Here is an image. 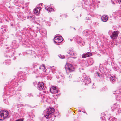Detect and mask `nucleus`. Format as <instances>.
Segmentation results:
<instances>
[{"label":"nucleus","mask_w":121,"mask_h":121,"mask_svg":"<svg viewBox=\"0 0 121 121\" xmlns=\"http://www.w3.org/2000/svg\"><path fill=\"white\" fill-rule=\"evenodd\" d=\"M17 79H15V78L13 80L12 79L8 82L9 85L7 89L8 90L7 91L10 92V94H13V95H15L16 93V91H20L21 88V86L18 85Z\"/></svg>","instance_id":"nucleus-1"},{"label":"nucleus","mask_w":121,"mask_h":121,"mask_svg":"<svg viewBox=\"0 0 121 121\" xmlns=\"http://www.w3.org/2000/svg\"><path fill=\"white\" fill-rule=\"evenodd\" d=\"M55 109L52 107H48L46 110L44 112V116L41 119L42 121H45V119H49L51 118V120H52V118H55L57 116V113H55L54 112Z\"/></svg>","instance_id":"nucleus-2"},{"label":"nucleus","mask_w":121,"mask_h":121,"mask_svg":"<svg viewBox=\"0 0 121 121\" xmlns=\"http://www.w3.org/2000/svg\"><path fill=\"white\" fill-rule=\"evenodd\" d=\"M18 48L16 46H8L6 47L5 50L7 54L5 56L6 57H11L13 56L15 53L16 50Z\"/></svg>","instance_id":"nucleus-3"},{"label":"nucleus","mask_w":121,"mask_h":121,"mask_svg":"<svg viewBox=\"0 0 121 121\" xmlns=\"http://www.w3.org/2000/svg\"><path fill=\"white\" fill-rule=\"evenodd\" d=\"M33 67L34 69L32 73H35L39 75L40 74L41 72L42 71L44 72H45L46 71L45 65L43 64L40 66L35 64L33 65Z\"/></svg>","instance_id":"nucleus-4"},{"label":"nucleus","mask_w":121,"mask_h":121,"mask_svg":"<svg viewBox=\"0 0 121 121\" xmlns=\"http://www.w3.org/2000/svg\"><path fill=\"white\" fill-rule=\"evenodd\" d=\"M43 47L41 46H27V48H35L36 51L37 52V54L38 57H40L43 58V57L42 56V54H43V52L44 51V46H43Z\"/></svg>","instance_id":"nucleus-5"},{"label":"nucleus","mask_w":121,"mask_h":121,"mask_svg":"<svg viewBox=\"0 0 121 121\" xmlns=\"http://www.w3.org/2000/svg\"><path fill=\"white\" fill-rule=\"evenodd\" d=\"M82 81L83 84L86 85L90 83L91 81L89 77L86 76L85 73H82Z\"/></svg>","instance_id":"nucleus-6"},{"label":"nucleus","mask_w":121,"mask_h":121,"mask_svg":"<svg viewBox=\"0 0 121 121\" xmlns=\"http://www.w3.org/2000/svg\"><path fill=\"white\" fill-rule=\"evenodd\" d=\"M65 67L67 73H70L73 72L75 70L74 67L70 64L67 63Z\"/></svg>","instance_id":"nucleus-7"},{"label":"nucleus","mask_w":121,"mask_h":121,"mask_svg":"<svg viewBox=\"0 0 121 121\" xmlns=\"http://www.w3.org/2000/svg\"><path fill=\"white\" fill-rule=\"evenodd\" d=\"M67 52L71 56H73L71 57L72 58L74 59L76 58V57H74L73 56H76L77 55V54L74 52L73 49L71 48H69L67 50Z\"/></svg>","instance_id":"nucleus-8"},{"label":"nucleus","mask_w":121,"mask_h":121,"mask_svg":"<svg viewBox=\"0 0 121 121\" xmlns=\"http://www.w3.org/2000/svg\"><path fill=\"white\" fill-rule=\"evenodd\" d=\"M8 112L7 111L4 112H0V120H3L5 119L8 117Z\"/></svg>","instance_id":"nucleus-9"},{"label":"nucleus","mask_w":121,"mask_h":121,"mask_svg":"<svg viewBox=\"0 0 121 121\" xmlns=\"http://www.w3.org/2000/svg\"><path fill=\"white\" fill-rule=\"evenodd\" d=\"M18 76L20 80H21V79L24 81L26 80V78L27 77L26 76V73H24L23 72L21 71L19 73Z\"/></svg>","instance_id":"nucleus-10"},{"label":"nucleus","mask_w":121,"mask_h":121,"mask_svg":"<svg viewBox=\"0 0 121 121\" xmlns=\"http://www.w3.org/2000/svg\"><path fill=\"white\" fill-rule=\"evenodd\" d=\"M63 39L61 36H56L54 39V41L56 43H59L61 42Z\"/></svg>","instance_id":"nucleus-11"},{"label":"nucleus","mask_w":121,"mask_h":121,"mask_svg":"<svg viewBox=\"0 0 121 121\" xmlns=\"http://www.w3.org/2000/svg\"><path fill=\"white\" fill-rule=\"evenodd\" d=\"M112 68L114 70L117 71L119 73H121V69L120 68H119V67L121 68L120 66L119 67L114 63L112 64Z\"/></svg>","instance_id":"nucleus-12"},{"label":"nucleus","mask_w":121,"mask_h":121,"mask_svg":"<svg viewBox=\"0 0 121 121\" xmlns=\"http://www.w3.org/2000/svg\"><path fill=\"white\" fill-rule=\"evenodd\" d=\"M118 34L119 32L118 31H114L113 32L110 36L112 39H113L117 38L118 36Z\"/></svg>","instance_id":"nucleus-13"},{"label":"nucleus","mask_w":121,"mask_h":121,"mask_svg":"<svg viewBox=\"0 0 121 121\" xmlns=\"http://www.w3.org/2000/svg\"><path fill=\"white\" fill-rule=\"evenodd\" d=\"M44 87V83L42 82H40L37 84V88L38 90H41L43 89Z\"/></svg>","instance_id":"nucleus-14"},{"label":"nucleus","mask_w":121,"mask_h":121,"mask_svg":"<svg viewBox=\"0 0 121 121\" xmlns=\"http://www.w3.org/2000/svg\"><path fill=\"white\" fill-rule=\"evenodd\" d=\"M50 91L52 93H56L58 91L57 88L54 86L51 87Z\"/></svg>","instance_id":"nucleus-15"},{"label":"nucleus","mask_w":121,"mask_h":121,"mask_svg":"<svg viewBox=\"0 0 121 121\" xmlns=\"http://www.w3.org/2000/svg\"><path fill=\"white\" fill-rule=\"evenodd\" d=\"M26 53L28 54L32 55V56L34 57H35L36 54L35 53V52L34 51H33L32 49L27 51Z\"/></svg>","instance_id":"nucleus-16"},{"label":"nucleus","mask_w":121,"mask_h":121,"mask_svg":"<svg viewBox=\"0 0 121 121\" xmlns=\"http://www.w3.org/2000/svg\"><path fill=\"white\" fill-rule=\"evenodd\" d=\"M116 77L114 76H112L110 77V81L112 83H114L116 79Z\"/></svg>","instance_id":"nucleus-17"},{"label":"nucleus","mask_w":121,"mask_h":121,"mask_svg":"<svg viewBox=\"0 0 121 121\" xmlns=\"http://www.w3.org/2000/svg\"><path fill=\"white\" fill-rule=\"evenodd\" d=\"M92 55L91 53L90 52H88L83 54L82 55V58H85L88 57Z\"/></svg>","instance_id":"nucleus-18"},{"label":"nucleus","mask_w":121,"mask_h":121,"mask_svg":"<svg viewBox=\"0 0 121 121\" xmlns=\"http://www.w3.org/2000/svg\"><path fill=\"white\" fill-rule=\"evenodd\" d=\"M112 108H113L115 110H117V111L118 112H119V111L118 110V109L119 108V106L117 104H114Z\"/></svg>","instance_id":"nucleus-19"},{"label":"nucleus","mask_w":121,"mask_h":121,"mask_svg":"<svg viewBox=\"0 0 121 121\" xmlns=\"http://www.w3.org/2000/svg\"><path fill=\"white\" fill-rule=\"evenodd\" d=\"M102 20L104 22H106L108 20V16L106 15H104L101 17Z\"/></svg>","instance_id":"nucleus-20"},{"label":"nucleus","mask_w":121,"mask_h":121,"mask_svg":"<svg viewBox=\"0 0 121 121\" xmlns=\"http://www.w3.org/2000/svg\"><path fill=\"white\" fill-rule=\"evenodd\" d=\"M83 62H86L89 65H91L93 64L94 62V61L92 59H89L88 61H84Z\"/></svg>","instance_id":"nucleus-21"},{"label":"nucleus","mask_w":121,"mask_h":121,"mask_svg":"<svg viewBox=\"0 0 121 121\" xmlns=\"http://www.w3.org/2000/svg\"><path fill=\"white\" fill-rule=\"evenodd\" d=\"M40 10V9L39 7L38 8H37L35 9L34 10V12L35 14H39Z\"/></svg>","instance_id":"nucleus-22"},{"label":"nucleus","mask_w":121,"mask_h":121,"mask_svg":"<svg viewBox=\"0 0 121 121\" xmlns=\"http://www.w3.org/2000/svg\"><path fill=\"white\" fill-rule=\"evenodd\" d=\"M108 117V116L106 115H105L104 116H102L101 118L102 121H106V120L107 119V118Z\"/></svg>","instance_id":"nucleus-23"},{"label":"nucleus","mask_w":121,"mask_h":121,"mask_svg":"<svg viewBox=\"0 0 121 121\" xmlns=\"http://www.w3.org/2000/svg\"><path fill=\"white\" fill-rule=\"evenodd\" d=\"M5 63L7 65H10L11 63L9 59L5 60L3 64H4Z\"/></svg>","instance_id":"nucleus-24"},{"label":"nucleus","mask_w":121,"mask_h":121,"mask_svg":"<svg viewBox=\"0 0 121 121\" xmlns=\"http://www.w3.org/2000/svg\"><path fill=\"white\" fill-rule=\"evenodd\" d=\"M107 120H110V121H114V120H116V119L114 117H110L109 115L108 116V117L107 118Z\"/></svg>","instance_id":"nucleus-25"},{"label":"nucleus","mask_w":121,"mask_h":121,"mask_svg":"<svg viewBox=\"0 0 121 121\" xmlns=\"http://www.w3.org/2000/svg\"><path fill=\"white\" fill-rule=\"evenodd\" d=\"M47 10L50 12H53L54 11V9L52 8H48L47 9Z\"/></svg>","instance_id":"nucleus-26"},{"label":"nucleus","mask_w":121,"mask_h":121,"mask_svg":"<svg viewBox=\"0 0 121 121\" xmlns=\"http://www.w3.org/2000/svg\"><path fill=\"white\" fill-rule=\"evenodd\" d=\"M29 70V69L27 67H26L24 69V73H26V74H27V73L28 72V71Z\"/></svg>","instance_id":"nucleus-27"},{"label":"nucleus","mask_w":121,"mask_h":121,"mask_svg":"<svg viewBox=\"0 0 121 121\" xmlns=\"http://www.w3.org/2000/svg\"><path fill=\"white\" fill-rule=\"evenodd\" d=\"M33 112L32 111H31L30 112L29 111L27 112V114L30 117H31V116L33 115Z\"/></svg>","instance_id":"nucleus-28"},{"label":"nucleus","mask_w":121,"mask_h":121,"mask_svg":"<svg viewBox=\"0 0 121 121\" xmlns=\"http://www.w3.org/2000/svg\"><path fill=\"white\" fill-rule=\"evenodd\" d=\"M116 99L117 100L121 101V95H117Z\"/></svg>","instance_id":"nucleus-29"},{"label":"nucleus","mask_w":121,"mask_h":121,"mask_svg":"<svg viewBox=\"0 0 121 121\" xmlns=\"http://www.w3.org/2000/svg\"><path fill=\"white\" fill-rule=\"evenodd\" d=\"M111 50V49L110 48H107L105 50V52H106V53L107 54H108V52H109Z\"/></svg>","instance_id":"nucleus-30"},{"label":"nucleus","mask_w":121,"mask_h":121,"mask_svg":"<svg viewBox=\"0 0 121 121\" xmlns=\"http://www.w3.org/2000/svg\"><path fill=\"white\" fill-rule=\"evenodd\" d=\"M95 75L96 76H98L99 77H100L101 76V74L99 72H96L95 73Z\"/></svg>","instance_id":"nucleus-31"},{"label":"nucleus","mask_w":121,"mask_h":121,"mask_svg":"<svg viewBox=\"0 0 121 121\" xmlns=\"http://www.w3.org/2000/svg\"><path fill=\"white\" fill-rule=\"evenodd\" d=\"M58 56L60 58L63 59L65 58V56L64 55L62 56L61 55H58Z\"/></svg>","instance_id":"nucleus-32"},{"label":"nucleus","mask_w":121,"mask_h":121,"mask_svg":"<svg viewBox=\"0 0 121 121\" xmlns=\"http://www.w3.org/2000/svg\"><path fill=\"white\" fill-rule=\"evenodd\" d=\"M21 104H16L15 105V106L17 108H19L21 107Z\"/></svg>","instance_id":"nucleus-33"},{"label":"nucleus","mask_w":121,"mask_h":121,"mask_svg":"<svg viewBox=\"0 0 121 121\" xmlns=\"http://www.w3.org/2000/svg\"><path fill=\"white\" fill-rule=\"evenodd\" d=\"M4 101L5 103L6 104H8L9 103L8 101L6 99H4Z\"/></svg>","instance_id":"nucleus-34"},{"label":"nucleus","mask_w":121,"mask_h":121,"mask_svg":"<svg viewBox=\"0 0 121 121\" xmlns=\"http://www.w3.org/2000/svg\"><path fill=\"white\" fill-rule=\"evenodd\" d=\"M43 100L44 102L45 101L46 102H48V99H47L46 98H44L43 99Z\"/></svg>","instance_id":"nucleus-35"},{"label":"nucleus","mask_w":121,"mask_h":121,"mask_svg":"<svg viewBox=\"0 0 121 121\" xmlns=\"http://www.w3.org/2000/svg\"><path fill=\"white\" fill-rule=\"evenodd\" d=\"M58 77L59 78H60V77H61L62 78V79L63 78V75H62L60 74L59 75H58Z\"/></svg>","instance_id":"nucleus-36"},{"label":"nucleus","mask_w":121,"mask_h":121,"mask_svg":"<svg viewBox=\"0 0 121 121\" xmlns=\"http://www.w3.org/2000/svg\"><path fill=\"white\" fill-rule=\"evenodd\" d=\"M106 69H104V70L102 71V73L103 74L105 72V70Z\"/></svg>","instance_id":"nucleus-37"},{"label":"nucleus","mask_w":121,"mask_h":121,"mask_svg":"<svg viewBox=\"0 0 121 121\" xmlns=\"http://www.w3.org/2000/svg\"><path fill=\"white\" fill-rule=\"evenodd\" d=\"M93 47L92 46H91L89 47V49L90 50V52H91V47Z\"/></svg>","instance_id":"nucleus-38"},{"label":"nucleus","mask_w":121,"mask_h":121,"mask_svg":"<svg viewBox=\"0 0 121 121\" xmlns=\"http://www.w3.org/2000/svg\"><path fill=\"white\" fill-rule=\"evenodd\" d=\"M21 106H24L26 105L25 104H21Z\"/></svg>","instance_id":"nucleus-39"},{"label":"nucleus","mask_w":121,"mask_h":121,"mask_svg":"<svg viewBox=\"0 0 121 121\" xmlns=\"http://www.w3.org/2000/svg\"><path fill=\"white\" fill-rule=\"evenodd\" d=\"M119 65L120 66L121 68V62H119Z\"/></svg>","instance_id":"nucleus-40"},{"label":"nucleus","mask_w":121,"mask_h":121,"mask_svg":"<svg viewBox=\"0 0 121 121\" xmlns=\"http://www.w3.org/2000/svg\"><path fill=\"white\" fill-rule=\"evenodd\" d=\"M31 95L30 94H28L27 95V96L29 97H30L31 96Z\"/></svg>","instance_id":"nucleus-41"},{"label":"nucleus","mask_w":121,"mask_h":121,"mask_svg":"<svg viewBox=\"0 0 121 121\" xmlns=\"http://www.w3.org/2000/svg\"><path fill=\"white\" fill-rule=\"evenodd\" d=\"M119 2H121V0H117Z\"/></svg>","instance_id":"nucleus-42"},{"label":"nucleus","mask_w":121,"mask_h":121,"mask_svg":"<svg viewBox=\"0 0 121 121\" xmlns=\"http://www.w3.org/2000/svg\"><path fill=\"white\" fill-rule=\"evenodd\" d=\"M118 91H115V93H114V94H116L117 93V92Z\"/></svg>","instance_id":"nucleus-43"},{"label":"nucleus","mask_w":121,"mask_h":121,"mask_svg":"<svg viewBox=\"0 0 121 121\" xmlns=\"http://www.w3.org/2000/svg\"><path fill=\"white\" fill-rule=\"evenodd\" d=\"M119 60L121 61V56L119 58Z\"/></svg>","instance_id":"nucleus-44"},{"label":"nucleus","mask_w":121,"mask_h":121,"mask_svg":"<svg viewBox=\"0 0 121 121\" xmlns=\"http://www.w3.org/2000/svg\"><path fill=\"white\" fill-rule=\"evenodd\" d=\"M33 84L34 85V86H35V84L36 82H33Z\"/></svg>","instance_id":"nucleus-45"},{"label":"nucleus","mask_w":121,"mask_h":121,"mask_svg":"<svg viewBox=\"0 0 121 121\" xmlns=\"http://www.w3.org/2000/svg\"><path fill=\"white\" fill-rule=\"evenodd\" d=\"M78 112H81V110L80 109H79L78 110Z\"/></svg>","instance_id":"nucleus-46"},{"label":"nucleus","mask_w":121,"mask_h":121,"mask_svg":"<svg viewBox=\"0 0 121 121\" xmlns=\"http://www.w3.org/2000/svg\"><path fill=\"white\" fill-rule=\"evenodd\" d=\"M15 56V57H14L13 58V59L14 60H15L16 59V56Z\"/></svg>","instance_id":"nucleus-47"},{"label":"nucleus","mask_w":121,"mask_h":121,"mask_svg":"<svg viewBox=\"0 0 121 121\" xmlns=\"http://www.w3.org/2000/svg\"><path fill=\"white\" fill-rule=\"evenodd\" d=\"M82 112H83L84 113H86V112H83V111H82Z\"/></svg>","instance_id":"nucleus-48"},{"label":"nucleus","mask_w":121,"mask_h":121,"mask_svg":"<svg viewBox=\"0 0 121 121\" xmlns=\"http://www.w3.org/2000/svg\"><path fill=\"white\" fill-rule=\"evenodd\" d=\"M117 120V119H116V120H114V121H116Z\"/></svg>","instance_id":"nucleus-49"},{"label":"nucleus","mask_w":121,"mask_h":121,"mask_svg":"<svg viewBox=\"0 0 121 121\" xmlns=\"http://www.w3.org/2000/svg\"><path fill=\"white\" fill-rule=\"evenodd\" d=\"M80 108V109H82V108Z\"/></svg>","instance_id":"nucleus-50"},{"label":"nucleus","mask_w":121,"mask_h":121,"mask_svg":"<svg viewBox=\"0 0 121 121\" xmlns=\"http://www.w3.org/2000/svg\"><path fill=\"white\" fill-rule=\"evenodd\" d=\"M20 54H19V55Z\"/></svg>","instance_id":"nucleus-51"},{"label":"nucleus","mask_w":121,"mask_h":121,"mask_svg":"<svg viewBox=\"0 0 121 121\" xmlns=\"http://www.w3.org/2000/svg\"><path fill=\"white\" fill-rule=\"evenodd\" d=\"M61 82V81L60 80V82Z\"/></svg>","instance_id":"nucleus-52"},{"label":"nucleus","mask_w":121,"mask_h":121,"mask_svg":"<svg viewBox=\"0 0 121 121\" xmlns=\"http://www.w3.org/2000/svg\"><path fill=\"white\" fill-rule=\"evenodd\" d=\"M5 88L4 87V89H5Z\"/></svg>","instance_id":"nucleus-53"},{"label":"nucleus","mask_w":121,"mask_h":121,"mask_svg":"<svg viewBox=\"0 0 121 121\" xmlns=\"http://www.w3.org/2000/svg\"><path fill=\"white\" fill-rule=\"evenodd\" d=\"M25 96H26V97L27 96L26 95Z\"/></svg>","instance_id":"nucleus-54"}]
</instances>
